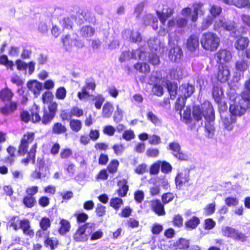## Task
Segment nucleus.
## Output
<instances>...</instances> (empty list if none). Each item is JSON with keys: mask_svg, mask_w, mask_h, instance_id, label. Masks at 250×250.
I'll use <instances>...</instances> for the list:
<instances>
[{"mask_svg": "<svg viewBox=\"0 0 250 250\" xmlns=\"http://www.w3.org/2000/svg\"><path fill=\"white\" fill-rule=\"evenodd\" d=\"M53 95L51 92L46 91L42 95V100L43 103H50L48 110L44 108L40 113L37 112L32 113V119L34 122L42 121L44 125L49 124L54 118L57 110L58 104L55 102L51 100Z\"/></svg>", "mask_w": 250, "mask_h": 250, "instance_id": "f257e3e1", "label": "nucleus"}, {"mask_svg": "<svg viewBox=\"0 0 250 250\" xmlns=\"http://www.w3.org/2000/svg\"><path fill=\"white\" fill-rule=\"evenodd\" d=\"M241 97L238 102L235 101L230 104V113L235 118L244 115L250 108V79L245 83V90L241 94Z\"/></svg>", "mask_w": 250, "mask_h": 250, "instance_id": "f03ea898", "label": "nucleus"}, {"mask_svg": "<svg viewBox=\"0 0 250 250\" xmlns=\"http://www.w3.org/2000/svg\"><path fill=\"white\" fill-rule=\"evenodd\" d=\"M214 110L212 105L209 101H205L201 106L195 105L193 107L192 116L196 121H201L203 117L206 121L212 120L214 118Z\"/></svg>", "mask_w": 250, "mask_h": 250, "instance_id": "7ed1b4c3", "label": "nucleus"}, {"mask_svg": "<svg viewBox=\"0 0 250 250\" xmlns=\"http://www.w3.org/2000/svg\"><path fill=\"white\" fill-rule=\"evenodd\" d=\"M201 43L204 49L210 51H214L219 45L220 39L213 33H204L201 39Z\"/></svg>", "mask_w": 250, "mask_h": 250, "instance_id": "20e7f679", "label": "nucleus"}, {"mask_svg": "<svg viewBox=\"0 0 250 250\" xmlns=\"http://www.w3.org/2000/svg\"><path fill=\"white\" fill-rule=\"evenodd\" d=\"M146 54L145 48L141 47L137 49L132 50L131 52L129 51L123 52L119 58V61L122 62L130 59L143 61L146 59Z\"/></svg>", "mask_w": 250, "mask_h": 250, "instance_id": "39448f33", "label": "nucleus"}, {"mask_svg": "<svg viewBox=\"0 0 250 250\" xmlns=\"http://www.w3.org/2000/svg\"><path fill=\"white\" fill-rule=\"evenodd\" d=\"M93 224L86 223L79 227L73 236L74 239L76 242H85L88 240V236L92 233V228L94 227Z\"/></svg>", "mask_w": 250, "mask_h": 250, "instance_id": "423d86ee", "label": "nucleus"}, {"mask_svg": "<svg viewBox=\"0 0 250 250\" xmlns=\"http://www.w3.org/2000/svg\"><path fill=\"white\" fill-rule=\"evenodd\" d=\"M38 168L32 173V176L35 179H42L48 177L49 175V170L47 167L45 166L44 162L42 159L38 158Z\"/></svg>", "mask_w": 250, "mask_h": 250, "instance_id": "0eeeda50", "label": "nucleus"}, {"mask_svg": "<svg viewBox=\"0 0 250 250\" xmlns=\"http://www.w3.org/2000/svg\"><path fill=\"white\" fill-rule=\"evenodd\" d=\"M168 149L172 151V155L181 161L187 160L188 156L187 154L181 151V147L177 142H172L169 143Z\"/></svg>", "mask_w": 250, "mask_h": 250, "instance_id": "6e6552de", "label": "nucleus"}, {"mask_svg": "<svg viewBox=\"0 0 250 250\" xmlns=\"http://www.w3.org/2000/svg\"><path fill=\"white\" fill-rule=\"evenodd\" d=\"M34 139V133L33 132H28L23 135L18 150V153L20 155H24L27 152L28 144L31 143Z\"/></svg>", "mask_w": 250, "mask_h": 250, "instance_id": "1a4fd4ad", "label": "nucleus"}, {"mask_svg": "<svg viewBox=\"0 0 250 250\" xmlns=\"http://www.w3.org/2000/svg\"><path fill=\"white\" fill-rule=\"evenodd\" d=\"M195 90L194 86L189 83H184L180 85L178 88V96L185 98L190 97Z\"/></svg>", "mask_w": 250, "mask_h": 250, "instance_id": "9d476101", "label": "nucleus"}, {"mask_svg": "<svg viewBox=\"0 0 250 250\" xmlns=\"http://www.w3.org/2000/svg\"><path fill=\"white\" fill-rule=\"evenodd\" d=\"M217 62L221 64L229 62L232 59L231 53L227 49H220L216 54Z\"/></svg>", "mask_w": 250, "mask_h": 250, "instance_id": "9b49d317", "label": "nucleus"}, {"mask_svg": "<svg viewBox=\"0 0 250 250\" xmlns=\"http://www.w3.org/2000/svg\"><path fill=\"white\" fill-rule=\"evenodd\" d=\"M183 56L182 49L178 46H174L171 48L168 53L169 59L173 62H178Z\"/></svg>", "mask_w": 250, "mask_h": 250, "instance_id": "f8f14e48", "label": "nucleus"}, {"mask_svg": "<svg viewBox=\"0 0 250 250\" xmlns=\"http://www.w3.org/2000/svg\"><path fill=\"white\" fill-rule=\"evenodd\" d=\"M165 7V8H163L162 11L156 10L157 15L163 25H165L167 19L173 14L172 9L167 7V6Z\"/></svg>", "mask_w": 250, "mask_h": 250, "instance_id": "ddd939ff", "label": "nucleus"}, {"mask_svg": "<svg viewBox=\"0 0 250 250\" xmlns=\"http://www.w3.org/2000/svg\"><path fill=\"white\" fill-rule=\"evenodd\" d=\"M27 87L33 93L35 97H37L42 89V84L37 81L32 80L27 83Z\"/></svg>", "mask_w": 250, "mask_h": 250, "instance_id": "4468645a", "label": "nucleus"}, {"mask_svg": "<svg viewBox=\"0 0 250 250\" xmlns=\"http://www.w3.org/2000/svg\"><path fill=\"white\" fill-rule=\"evenodd\" d=\"M123 36L125 39H129V41L132 42H139L142 40L141 34L138 32H134L129 29L125 30Z\"/></svg>", "mask_w": 250, "mask_h": 250, "instance_id": "2eb2a0df", "label": "nucleus"}, {"mask_svg": "<svg viewBox=\"0 0 250 250\" xmlns=\"http://www.w3.org/2000/svg\"><path fill=\"white\" fill-rule=\"evenodd\" d=\"M230 71L227 65H221L219 67L217 75L218 81L222 83L226 82L229 78Z\"/></svg>", "mask_w": 250, "mask_h": 250, "instance_id": "dca6fc26", "label": "nucleus"}, {"mask_svg": "<svg viewBox=\"0 0 250 250\" xmlns=\"http://www.w3.org/2000/svg\"><path fill=\"white\" fill-rule=\"evenodd\" d=\"M152 210L159 216L166 214L164 205L159 200H154L151 201L150 204Z\"/></svg>", "mask_w": 250, "mask_h": 250, "instance_id": "f3484780", "label": "nucleus"}, {"mask_svg": "<svg viewBox=\"0 0 250 250\" xmlns=\"http://www.w3.org/2000/svg\"><path fill=\"white\" fill-rule=\"evenodd\" d=\"M76 37V35L74 34L72 35V37H71L70 35L68 34L64 37L62 38V41L66 50H70L73 45H76V43L77 42V40Z\"/></svg>", "mask_w": 250, "mask_h": 250, "instance_id": "a211bd4d", "label": "nucleus"}, {"mask_svg": "<svg viewBox=\"0 0 250 250\" xmlns=\"http://www.w3.org/2000/svg\"><path fill=\"white\" fill-rule=\"evenodd\" d=\"M226 4L233 5L239 8H250V0H226Z\"/></svg>", "mask_w": 250, "mask_h": 250, "instance_id": "6ab92c4d", "label": "nucleus"}, {"mask_svg": "<svg viewBox=\"0 0 250 250\" xmlns=\"http://www.w3.org/2000/svg\"><path fill=\"white\" fill-rule=\"evenodd\" d=\"M199 46V40L198 37L195 35H190L187 42V46L190 51H194Z\"/></svg>", "mask_w": 250, "mask_h": 250, "instance_id": "aec40b11", "label": "nucleus"}, {"mask_svg": "<svg viewBox=\"0 0 250 250\" xmlns=\"http://www.w3.org/2000/svg\"><path fill=\"white\" fill-rule=\"evenodd\" d=\"M221 118L225 126V128L228 130L232 129V124L236 122V119L232 115H223L221 113Z\"/></svg>", "mask_w": 250, "mask_h": 250, "instance_id": "412c9836", "label": "nucleus"}, {"mask_svg": "<svg viewBox=\"0 0 250 250\" xmlns=\"http://www.w3.org/2000/svg\"><path fill=\"white\" fill-rule=\"evenodd\" d=\"M166 84L169 93L170 99L172 100L175 99L176 95H178V89L177 83L170 81H167Z\"/></svg>", "mask_w": 250, "mask_h": 250, "instance_id": "4be33fe9", "label": "nucleus"}, {"mask_svg": "<svg viewBox=\"0 0 250 250\" xmlns=\"http://www.w3.org/2000/svg\"><path fill=\"white\" fill-rule=\"evenodd\" d=\"M189 171L184 170L179 173L175 178V184L177 186L181 187L189 180Z\"/></svg>", "mask_w": 250, "mask_h": 250, "instance_id": "5701e85b", "label": "nucleus"}, {"mask_svg": "<svg viewBox=\"0 0 250 250\" xmlns=\"http://www.w3.org/2000/svg\"><path fill=\"white\" fill-rule=\"evenodd\" d=\"M217 26L223 27L224 29L227 31H233L235 30V27L233 22L230 21H224L223 20H219L216 21L214 28L216 29Z\"/></svg>", "mask_w": 250, "mask_h": 250, "instance_id": "b1692460", "label": "nucleus"}, {"mask_svg": "<svg viewBox=\"0 0 250 250\" xmlns=\"http://www.w3.org/2000/svg\"><path fill=\"white\" fill-rule=\"evenodd\" d=\"M249 43L248 38L241 36L235 42L234 47L238 50H244L247 48Z\"/></svg>", "mask_w": 250, "mask_h": 250, "instance_id": "393cba45", "label": "nucleus"}, {"mask_svg": "<svg viewBox=\"0 0 250 250\" xmlns=\"http://www.w3.org/2000/svg\"><path fill=\"white\" fill-rule=\"evenodd\" d=\"M95 32V29L89 25H86L83 26L80 32L81 36L86 39L89 40L93 35Z\"/></svg>", "mask_w": 250, "mask_h": 250, "instance_id": "a878e982", "label": "nucleus"}, {"mask_svg": "<svg viewBox=\"0 0 250 250\" xmlns=\"http://www.w3.org/2000/svg\"><path fill=\"white\" fill-rule=\"evenodd\" d=\"M77 16L81 19V21H78L77 22L81 24L83 22L82 20L83 19L85 21H87L89 22H92L94 18V15L90 11L88 10H82L79 11L77 13Z\"/></svg>", "mask_w": 250, "mask_h": 250, "instance_id": "bb28decb", "label": "nucleus"}, {"mask_svg": "<svg viewBox=\"0 0 250 250\" xmlns=\"http://www.w3.org/2000/svg\"><path fill=\"white\" fill-rule=\"evenodd\" d=\"M203 4L201 2L195 3L193 5V11L191 15V21H192L194 22L197 21L199 15H203Z\"/></svg>", "mask_w": 250, "mask_h": 250, "instance_id": "cd10ccee", "label": "nucleus"}, {"mask_svg": "<svg viewBox=\"0 0 250 250\" xmlns=\"http://www.w3.org/2000/svg\"><path fill=\"white\" fill-rule=\"evenodd\" d=\"M215 120V113H214V118L212 120L206 121L205 123V130L208 138H211L214 135L215 127L214 126V121Z\"/></svg>", "mask_w": 250, "mask_h": 250, "instance_id": "c85d7f7f", "label": "nucleus"}, {"mask_svg": "<svg viewBox=\"0 0 250 250\" xmlns=\"http://www.w3.org/2000/svg\"><path fill=\"white\" fill-rule=\"evenodd\" d=\"M147 53L146 59L144 61L147 60V62L153 65H156L160 63V58L157 55L156 52L152 51L151 53H148L146 51Z\"/></svg>", "mask_w": 250, "mask_h": 250, "instance_id": "c756f323", "label": "nucleus"}, {"mask_svg": "<svg viewBox=\"0 0 250 250\" xmlns=\"http://www.w3.org/2000/svg\"><path fill=\"white\" fill-rule=\"evenodd\" d=\"M13 96V92L7 87H5L0 91V99L2 101H11Z\"/></svg>", "mask_w": 250, "mask_h": 250, "instance_id": "7c9ffc66", "label": "nucleus"}, {"mask_svg": "<svg viewBox=\"0 0 250 250\" xmlns=\"http://www.w3.org/2000/svg\"><path fill=\"white\" fill-rule=\"evenodd\" d=\"M127 181L126 179H123L119 182V185H121V187L118 190V193L119 196L123 197L126 195L128 190V186L127 185Z\"/></svg>", "mask_w": 250, "mask_h": 250, "instance_id": "2f4dec72", "label": "nucleus"}, {"mask_svg": "<svg viewBox=\"0 0 250 250\" xmlns=\"http://www.w3.org/2000/svg\"><path fill=\"white\" fill-rule=\"evenodd\" d=\"M250 65V62L247 60H242L238 61L235 63L236 69L239 72H244L246 71L249 66Z\"/></svg>", "mask_w": 250, "mask_h": 250, "instance_id": "473e14b6", "label": "nucleus"}, {"mask_svg": "<svg viewBox=\"0 0 250 250\" xmlns=\"http://www.w3.org/2000/svg\"><path fill=\"white\" fill-rule=\"evenodd\" d=\"M67 131L66 126L61 123H56L52 126V133L55 134H61L65 133Z\"/></svg>", "mask_w": 250, "mask_h": 250, "instance_id": "72a5a7b5", "label": "nucleus"}, {"mask_svg": "<svg viewBox=\"0 0 250 250\" xmlns=\"http://www.w3.org/2000/svg\"><path fill=\"white\" fill-rule=\"evenodd\" d=\"M200 222V220L198 217L193 216L191 219L185 222V226L187 229H193L198 226Z\"/></svg>", "mask_w": 250, "mask_h": 250, "instance_id": "f704fd0d", "label": "nucleus"}, {"mask_svg": "<svg viewBox=\"0 0 250 250\" xmlns=\"http://www.w3.org/2000/svg\"><path fill=\"white\" fill-rule=\"evenodd\" d=\"M147 44L151 51H156L159 47L160 41L157 38H150L147 42Z\"/></svg>", "mask_w": 250, "mask_h": 250, "instance_id": "c9c22d12", "label": "nucleus"}, {"mask_svg": "<svg viewBox=\"0 0 250 250\" xmlns=\"http://www.w3.org/2000/svg\"><path fill=\"white\" fill-rule=\"evenodd\" d=\"M23 204L28 208H33L37 203L35 197L32 196H25L23 199Z\"/></svg>", "mask_w": 250, "mask_h": 250, "instance_id": "e433bc0d", "label": "nucleus"}, {"mask_svg": "<svg viewBox=\"0 0 250 250\" xmlns=\"http://www.w3.org/2000/svg\"><path fill=\"white\" fill-rule=\"evenodd\" d=\"M175 246L178 249L181 250H188L189 246V243L188 240L180 238L175 243Z\"/></svg>", "mask_w": 250, "mask_h": 250, "instance_id": "4c0bfd02", "label": "nucleus"}, {"mask_svg": "<svg viewBox=\"0 0 250 250\" xmlns=\"http://www.w3.org/2000/svg\"><path fill=\"white\" fill-rule=\"evenodd\" d=\"M113 112V106L112 104L109 103H107L104 104L103 108V116L104 118L110 117Z\"/></svg>", "mask_w": 250, "mask_h": 250, "instance_id": "58836bf2", "label": "nucleus"}, {"mask_svg": "<svg viewBox=\"0 0 250 250\" xmlns=\"http://www.w3.org/2000/svg\"><path fill=\"white\" fill-rule=\"evenodd\" d=\"M135 69L141 73H146L150 71L149 65L146 63L137 62L134 64Z\"/></svg>", "mask_w": 250, "mask_h": 250, "instance_id": "ea45409f", "label": "nucleus"}, {"mask_svg": "<svg viewBox=\"0 0 250 250\" xmlns=\"http://www.w3.org/2000/svg\"><path fill=\"white\" fill-rule=\"evenodd\" d=\"M147 119L156 126L162 125V121L157 117L152 112L149 111L147 113Z\"/></svg>", "mask_w": 250, "mask_h": 250, "instance_id": "a19ab883", "label": "nucleus"}, {"mask_svg": "<svg viewBox=\"0 0 250 250\" xmlns=\"http://www.w3.org/2000/svg\"><path fill=\"white\" fill-rule=\"evenodd\" d=\"M61 228L59 229V232L61 234H65L69 231L70 228V223L66 220L62 219L60 222Z\"/></svg>", "mask_w": 250, "mask_h": 250, "instance_id": "79ce46f5", "label": "nucleus"}, {"mask_svg": "<svg viewBox=\"0 0 250 250\" xmlns=\"http://www.w3.org/2000/svg\"><path fill=\"white\" fill-rule=\"evenodd\" d=\"M69 125L71 129L75 132H78L81 129L82 127L81 121L76 119L71 120Z\"/></svg>", "mask_w": 250, "mask_h": 250, "instance_id": "37998d69", "label": "nucleus"}, {"mask_svg": "<svg viewBox=\"0 0 250 250\" xmlns=\"http://www.w3.org/2000/svg\"><path fill=\"white\" fill-rule=\"evenodd\" d=\"M236 229L230 227H224L222 229V234L227 237L233 238Z\"/></svg>", "mask_w": 250, "mask_h": 250, "instance_id": "c03bdc74", "label": "nucleus"}, {"mask_svg": "<svg viewBox=\"0 0 250 250\" xmlns=\"http://www.w3.org/2000/svg\"><path fill=\"white\" fill-rule=\"evenodd\" d=\"M123 204L122 199L117 197L111 199L110 201V206L116 210H118Z\"/></svg>", "mask_w": 250, "mask_h": 250, "instance_id": "a18cd8bd", "label": "nucleus"}, {"mask_svg": "<svg viewBox=\"0 0 250 250\" xmlns=\"http://www.w3.org/2000/svg\"><path fill=\"white\" fill-rule=\"evenodd\" d=\"M222 91L218 87H214L212 89V97L215 101L217 103H219L221 101V96L222 95Z\"/></svg>", "mask_w": 250, "mask_h": 250, "instance_id": "49530a36", "label": "nucleus"}, {"mask_svg": "<svg viewBox=\"0 0 250 250\" xmlns=\"http://www.w3.org/2000/svg\"><path fill=\"white\" fill-rule=\"evenodd\" d=\"M119 163L117 160H112L108 166L107 169L109 172L114 173L117 170V168L119 166Z\"/></svg>", "mask_w": 250, "mask_h": 250, "instance_id": "de8ad7c7", "label": "nucleus"}, {"mask_svg": "<svg viewBox=\"0 0 250 250\" xmlns=\"http://www.w3.org/2000/svg\"><path fill=\"white\" fill-rule=\"evenodd\" d=\"M209 12L211 15V17L214 18L221 14L222 12V8L219 6L212 5L210 7Z\"/></svg>", "mask_w": 250, "mask_h": 250, "instance_id": "09e8293b", "label": "nucleus"}, {"mask_svg": "<svg viewBox=\"0 0 250 250\" xmlns=\"http://www.w3.org/2000/svg\"><path fill=\"white\" fill-rule=\"evenodd\" d=\"M66 91L64 87H60L57 90L56 97L57 99L60 100L64 99L66 97Z\"/></svg>", "mask_w": 250, "mask_h": 250, "instance_id": "8fccbe9b", "label": "nucleus"}, {"mask_svg": "<svg viewBox=\"0 0 250 250\" xmlns=\"http://www.w3.org/2000/svg\"><path fill=\"white\" fill-rule=\"evenodd\" d=\"M122 137L125 140L128 141L135 138V134L132 130H127L123 133Z\"/></svg>", "mask_w": 250, "mask_h": 250, "instance_id": "3c124183", "label": "nucleus"}, {"mask_svg": "<svg viewBox=\"0 0 250 250\" xmlns=\"http://www.w3.org/2000/svg\"><path fill=\"white\" fill-rule=\"evenodd\" d=\"M50 221L48 218H42L40 222V226L42 229L43 230H47V229L50 226Z\"/></svg>", "mask_w": 250, "mask_h": 250, "instance_id": "603ef678", "label": "nucleus"}, {"mask_svg": "<svg viewBox=\"0 0 250 250\" xmlns=\"http://www.w3.org/2000/svg\"><path fill=\"white\" fill-rule=\"evenodd\" d=\"M155 21L157 22V19L151 14H147L144 17V23L146 25H149Z\"/></svg>", "mask_w": 250, "mask_h": 250, "instance_id": "864d4df0", "label": "nucleus"}, {"mask_svg": "<svg viewBox=\"0 0 250 250\" xmlns=\"http://www.w3.org/2000/svg\"><path fill=\"white\" fill-rule=\"evenodd\" d=\"M152 91L153 94L157 96H162L164 93L163 86L157 84L153 86Z\"/></svg>", "mask_w": 250, "mask_h": 250, "instance_id": "5fc2aeb1", "label": "nucleus"}, {"mask_svg": "<svg viewBox=\"0 0 250 250\" xmlns=\"http://www.w3.org/2000/svg\"><path fill=\"white\" fill-rule=\"evenodd\" d=\"M113 118L114 121L117 123L120 122L122 120L123 111L119 108V105H117V110L115 111L114 113Z\"/></svg>", "mask_w": 250, "mask_h": 250, "instance_id": "6e6d98bb", "label": "nucleus"}, {"mask_svg": "<svg viewBox=\"0 0 250 250\" xmlns=\"http://www.w3.org/2000/svg\"><path fill=\"white\" fill-rule=\"evenodd\" d=\"M214 18L211 16H208L202 22V28L203 30L207 29L212 23Z\"/></svg>", "mask_w": 250, "mask_h": 250, "instance_id": "4d7b16f0", "label": "nucleus"}, {"mask_svg": "<svg viewBox=\"0 0 250 250\" xmlns=\"http://www.w3.org/2000/svg\"><path fill=\"white\" fill-rule=\"evenodd\" d=\"M16 65L17 66V69L19 70H24L25 73H26V69L27 68V63L21 61V60H17L16 61Z\"/></svg>", "mask_w": 250, "mask_h": 250, "instance_id": "13d9d810", "label": "nucleus"}, {"mask_svg": "<svg viewBox=\"0 0 250 250\" xmlns=\"http://www.w3.org/2000/svg\"><path fill=\"white\" fill-rule=\"evenodd\" d=\"M226 204L229 207L235 206L238 204L239 201L236 197H227L225 200Z\"/></svg>", "mask_w": 250, "mask_h": 250, "instance_id": "bf43d9fd", "label": "nucleus"}, {"mask_svg": "<svg viewBox=\"0 0 250 250\" xmlns=\"http://www.w3.org/2000/svg\"><path fill=\"white\" fill-rule=\"evenodd\" d=\"M174 196L172 193L168 192L164 194L162 196V200L166 204L171 202L174 199Z\"/></svg>", "mask_w": 250, "mask_h": 250, "instance_id": "052dcab7", "label": "nucleus"}, {"mask_svg": "<svg viewBox=\"0 0 250 250\" xmlns=\"http://www.w3.org/2000/svg\"><path fill=\"white\" fill-rule=\"evenodd\" d=\"M105 207L101 204H98L97 205L95 212L97 216L99 217L103 216L105 213Z\"/></svg>", "mask_w": 250, "mask_h": 250, "instance_id": "680f3d73", "label": "nucleus"}, {"mask_svg": "<svg viewBox=\"0 0 250 250\" xmlns=\"http://www.w3.org/2000/svg\"><path fill=\"white\" fill-rule=\"evenodd\" d=\"M161 171L163 173H168L170 172L172 169V167L171 165L166 161H163L161 163Z\"/></svg>", "mask_w": 250, "mask_h": 250, "instance_id": "e2e57ef3", "label": "nucleus"}, {"mask_svg": "<svg viewBox=\"0 0 250 250\" xmlns=\"http://www.w3.org/2000/svg\"><path fill=\"white\" fill-rule=\"evenodd\" d=\"M183 219L180 215L177 214L175 215L173 219L174 226L180 227L183 225Z\"/></svg>", "mask_w": 250, "mask_h": 250, "instance_id": "0e129e2a", "label": "nucleus"}, {"mask_svg": "<svg viewBox=\"0 0 250 250\" xmlns=\"http://www.w3.org/2000/svg\"><path fill=\"white\" fill-rule=\"evenodd\" d=\"M161 166V162L153 164L150 168V173L154 175L158 173Z\"/></svg>", "mask_w": 250, "mask_h": 250, "instance_id": "69168bd1", "label": "nucleus"}, {"mask_svg": "<svg viewBox=\"0 0 250 250\" xmlns=\"http://www.w3.org/2000/svg\"><path fill=\"white\" fill-rule=\"evenodd\" d=\"M112 148L114 150V153L117 155H121L125 149V147L122 144L114 145L112 146Z\"/></svg>", "mask_w": 250, "mask_h": 250, "instance_id": "338daca9", "label": "nucleus"}, {"mask_svg": "<svg viewBox=\"0 0 250 250\" xmlns=\"http://www.w3.org/2000/svg\"><path fill=\"white\" fill-rule=\"evenodd\" d=\"M61 23L64 28L71 29L72 27V21L68 17L63 18Z\"/></svg>", "mask_w": 250, "mask_h": 250, "instance_id": "774afa93", "label": "nucleus"}]
</instances>
